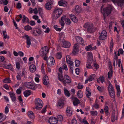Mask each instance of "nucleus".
Here are the masks:
<instances>
[{"instance_id":"obj_1","label":"nucleus","mask_w":124,"mask_h":124,"mask_svg":"<svg viewBox=\"0 0 124 124\" xmlns=\"http://www.w3.org/2000/svg\"><path fill=\"white\" fill-rule=\"evenodd\" d=\"M112 6L108 5L105 8L103 9V12L102 13L103 14L104 19L105 20L106 19V15L108 16L110 14L112 10Z\"/></svg>"},{"instance_id":"obj_2","label":"nucleus","mask_w":124,"mask_h":124,"mask_svg":"<svg viewBox=\"0 0 124 124\" xmlns=\"http://www.w3.org/2000/svg\"><path fill=\"white\" fill-rule=\"evenodd\" d=\"M83 27L87 29V31L92 33L95 31V28L93 26V24L92 23L87 22L84 24Z\"/></svg>"},{"instance_id":"obj_3","label":"nucleus","mask_w":124,"mask_h":124,"mask_svg":"<svg viewBox=\"0 0 124 124\" xmlns=\"http://www.w3.org/2000/svg\"><path fill=\"white\" fill-rule=\"evenodd\" d=\"M35 103L36 107L34 108L37 110H39L41 109L43 106V103L42 100L40 99L36 98L35 99Z\"/></svg>"},{"instance_id":"obj_4","label":"nucleus","mask_w":124,"mask_h":124,"mask_svg":"<svg viewBox=\"0 0 124 124\" xmlns=\"http://www.w3.org/2000/svg\"><path fill=\"white\" fill-rule=\"evenodd\" d=\"M62 12V9L56 8L53 11L54 16L55 18L57 19L61 15Z\"/></svg>"},{"instance_id":"obj_5","label":"nucleus","mask_w":124,"mask_h":124,"mask_svg":"<svg viewBox=\"0 0 124 124\" xmlns=\"http://www.w3.org/2000/svg\"><path fill=\"white\" fill-rule=\"evenodd\" d=\"M49 49L48 47L45 46L43 47L39 51V54L41 56H43L46 55L48 52Z\"/></svg>"},{"instance_id":"obj_6","label":"nucleus","mask_w":124,"mask_h":124,"mask_svg":"<svg viewBox=\"0 0 124 124\" xmlns=\"http://www.w3.org/2000/svg\"><path fill=\"white\" fill-rule=\"evenodd\" d=\"M54 59L53 57H49L48 58L47 61L46 62V64L48 66H52L54 64Z\"/></svg>"},{"instance_id":"obj_7","label":"nucleus","mask_w":124,"mask_h":124,"mask_svg":"<svg viewBox=\"0 0 124 124\" xmlns=\"http://www.w3.org/2000/svg\"><path fill=\"white\" fill-rule=\"evenodd\" d=\"M107 35V33L106 31L105 30H103L99 36V39L100 40H105L106 38Z\"/></svg>"},{"instance_id":"obj_8","label":"nucleus","mask_w":124,"mask_h":124,"mask_svg":"<svg viewBox=\"0 0 124 124\" xmlns=\"http://www.w3.org/2000/svg\"><path fill=\"white\" fill-rule=\"evenodd\" d=\"M24 86L27 88L35 90V89L33 84L30 82H26L24 83Z\"/></svg>"},{"instance_id":"obj_9","label":"nucleus","mask_w":124,"mask_h":124,"mask_svg":"<svg viewBox=\"0 0 124 124\" xmlns=\"http://www.w3.org/2000/svg\"><path fill=\"white\" fill-rule=\"evenodd\" d=\"M65 79H64L63 83L64 86H66L67 84L70 83L71 82L70 78L67 75H65L64 76Z\"/></svg>"},{"instance_id":"obj_10","label":"nucleus","mask_w":124,"mask_h":124,"mask_svg":"<svg viewBox=\"0 0 124 124\" xmlns=\"http://www.w3.org/2000/svg\"><path fill=\"white\" fill-rule=\"evenodd\" d=\"M104 109H101L100 111V113L101 114H103L104 112L105 113V116H108L109 115V108L107 106H105Z\"/></svg>"},{"instance_id":"obj_11","label":"nucleus","mask_w":124,"mask_h":124,"mask_svg":"<svg viewBox=\"0 0 124 124\" xmlns=\"http://www.w3.org/2000/svg\"><path fill=\"white\" fill-rule=\"evenodd\" d=\"M48 2H47L45 5V7L46 9L50 10L51 8V5L53 4V0L52 1L51 0H47Z\"/></svg>"},{"instance_id":"obj_12","label":"nucleus","mask_w":124,"mask_h":124,"mask_svg":"<svg viewBox=\"0 0 124 124\" xmlns=\"http://www.w3.org/2000/svg\"><path fill=\"white\" fill-rule=\"evenodd\" d=\"M79 46L78 44H75L73 47L72 53L74 55L78 53L79 51Z\"/></svg>"},{"instance_id":"obj_13","label":"nucleus","mask_w":124,"mask_h":124,"mask_svg":"<svg viewBox=\"0 0 124 124\" xmlns=\"http://www.w3.org/2000/svg\"><path fill=\"white\" fill-rule=\"evenodd\" d=\"M62 46V47L68 48L70 47V44L69 42L63 39Z\"/></svg>"},{"instance_id":"obj_14","label":"nucleus","mask_w":124,"mask_h":124,"mask_svg":"<svg viewBox=\"0 0 124 124\" xmlns=\"http://www.w3.org/2000/svg\"><path fill=\"white\" fill-rule=\"evenodd\" d=\"M72 108L70 107H67L66 110V115L70 117L72 115Z\"/></svg>"},{"instance_id":"obj_15","label":"nucleus","mask_w":124,"mask_h":124,"mask_svg":"<svg viewBox=\"0 0 124 124\" xmlns=\"http://www.w3.org/2000/svg\"><path fill=\"white\" fill-rule=\"evenodd\" d=\"M24 37H25L26 39V43L27 45L26 47L27 48H29L31 44V39L29 36L27 35H24L23 36V38Z\"/></svg>"},{"instance_id":"obj_16","label":"nucleus","mask_w":124,"mask_h":124,"mask_svg":"<svg viewBox=\"0 0 124 124\" xmlns=\"http://www.w3.org/2000/svg\"><path fill=\"white\" fill-rule=\"evenodd\" d=\"M48 122L50 124H56L57 123V120L55 117L51 116L49 118Z\"/></svg>"},{"instance_id":"obj_17","label":"nucleus","mask_w":124,"mask_h":124,"mask_svg":"<svg viewBox=\"0 0 124 124\" xmlns=\"http://www.w3.org/2000/svg\"><path fill=\"white\" fill-rule=\"evenodd\" d=\"M115 4H117L119 6L122 7L124 4V0H112Z\"/></svg>"},{"instance_id":"obj_18","label":"nucleus","mask_w":124,"mask_h":124,"mask_svg":"<svg viewBox=\"0 0 124 124\" xmlns=\"http://www.w3.org/2000/svg\"><path fill=\"white\" fill-rule=\"evenodd\" d=\"M72 100L73 105L74 106H78L81 102L77 98L74 97Z\"/></svg>"},{"instance_id":"obj_19","label":"nucleus","mask_w":124,"mask_h":124,"mask_svg":"<svg viewBox=\"0 0 124 124\" xmlns=\"http://www.w3.org/2000/svg\"><path fill=\"white\" fill-rule=\"evenodd\" d=\"M41 33V30L39 29H38L34 30L32 34L35 36H37L40 35Z\"/></svg>"},{"instance_id":"obj_20","label":"nucleus","mask_w":124,"mask_h":124,"mask_svg":"<svg viewBox=\"0 0 124 124\" xmlns=\"http://www.w3.org/2000/svg\"><path fill=\"white\" fill-rule=\"evenodd\" d=\"M75 39L76 41L78 43L82 45L83 44V39L81 37L79 36H77L76 37Z\"/></svg>"},{"instance_id":"obj_21","label":"nucleus","mask_w":124,"mask_h":124,"mask_svg":"<svg viewBox=\"0 0 124 124\" xmlns=\"http://www.w3.org/2000/svg\"><path fill=\"white\" fill-rule=\"evenodd\" d=\"M75 10L77 13H80L82 11L81 6L80 5H77L75 6Z\"/></svg>"},{"instance_id":"obj_22","label":"nucleus","mask_w":124,"mask_h":124,"mask_svg":"<svg viewBox=\"0 0 124 124\" xmlns=\"http://www.w3.org/2000/svg\"><path fill=\"white\" fill-rule=\"evenodd\" d=\"M43 83L45 85H47L49 83L48 80V78L47 76H45L43 78Z\"/></svg>"},{"instance_id":"obj_23","label":"nucleus","mask_w":124,"mask_h":124,"mask_svg":"<svg viewBox=\"0 0 124 124\" xmlns=\"http://www.w3.org/2000/svg\"><path fill=\"white\" fill-rule=\"evenodd\" d=\"M9 95L12 101L14 102L16 100V97L15 93H10Z\"/></svg>"},{"instance_id":"obj_24","label":"nucleus","mask_w":124,"mask_h":124,"mask_svg":"<svg viewBox=\"0 0 124 124\" xmlns=\"http://www.w3.org/2000/svg\"><path fill=\"white\" fill-rule=\"evenodd\" d=\"M110 71H108V78L109 79L112 76L113 71L112 67V66H110Z\"/></svg>"},{"instance_id":"obj_25","label":"nucleus","mask_w":124,"mask_h":124,"mask_svg":"<svg viewBox=\"0 0 124 124\" xmlns=\"http://www.w3.org/2000/svg\"><path fill=\"white\" fill-rule=\"evenodd\" d=\"M64 104L63 101L62 99H60L59 100L58 102L57 105L59 108H62Z\"/></svg>"},{"instance_id":"obj_26","label":"nucleus","mask_w":124,"mask_h":124,"mask_svg":"<svg viewBox=\"0 0 124 124\" xmlns=\"http://www.w3.org/2000/svg\"><path fill=\"white\" fill-rule=\"evenodd\" d=\"M23 94L25 97H27L31 95V91L29 90H27L23 92Z\"/></svg>"},{"instance_id":"obj_27","label":"nucleus","mask_w":124,"mask_h":124,"mask_svg":"<svg viewBox=\"0 0 124 124\" xmlns=\"http://www.w3.org/2000/svg\"><path fill=\"white\" fill-rule=\"evenodd\" d=\"M104 76L103 75L102 76H100L99 78H98L97 79V81L98 83H100V81L101 82L103 83L105 81L104 79Z\"/></svg>"},{"instance_id":"obj_28","label":"nucleus","mask_w":124,"mask_h":124,"mask_svg":"<svg viewBox=\"0 0 124 124\" xmlns=\"http://www.w3.org/2000/svg\"><path fill=\"white\" fill-rule=\"evenodd\" d=\"M29 117L31 119H33L35 118V116L33 112L31 111H29L27 113Z\"/></svg>"},{"instance_id":"obj_29","label":"nucleus","mask_w":124,"mask_h":124,"mask_svg":"<svg viewBox=\"0 0 124 124\" xmlns=\"http://www.w3.org/2000/svg\"><path fill=\"white\" fill-rule=\"evenodd\" d=\"M70 19L73 22L76 23L78 22V19L74 15H70Z\"/></svg>"},{"instance_id":"obj_30","label":"nucleus","mask_w":124,"mask_h":124,"mask_svg":"<svg viewBox=\"0 0 124 124\" xmlns=\"http://www.w3.org/2000/svg\"><path fill=\"white\" fill-rule=\"evenodd\" d=\"M88 57V61L92 62L93 60V54L91 52H87Z\"/></svg>"},{"instance_id":"obj_31","label":"nucleus","mask_w":124,"mask_h":124,"mask_svg":"<svg viewBox=\"0 0 124 124\" xmlns=\"http://www.w3.org/2000/svg\"><path fill=\"white\" fill-rule=\"evenodd\" d=\"M22 21L23 23H29V19L24 15L23 16V19H22Z\"/></svg>"},{"instance_id":"obj_32","label":"nucleus","mask_w":124,"mask_h":124,"mask_svg":"<svg viewBox=\"0 0 124 124\" xmlns=\"http://www.w3.org/2000/svg\"><path fill=\"white\" fill-rule=\"evenodd\" d=\"M92 62L91 61H88L87 62L86 65V67L87 69H92L93 68L91 66V65L92 63Z\"/></svg>"},{"instance_id":"obj_33","label":"nucleus","mask_w":124,"mask_h":124,"mask_svg":"<svg viewBox=\"0 0 124 124\" xmlns=\"http://www.w3.org/2000/svg\"><path fill=\"white\" fill-rule=\"evenodd\" d=\"M30 71L31 72H34L35 70L36 67L33 64L31 65L29 67Z\"/></svg>"},{"instance_id":"obj_34","label":"nucleus","mask_w":124,"mask_h":124,"mask_svg":"<svg viewBox=\"0 0 124 124\" xmlns=\"http://www.w3.org/2000/svg\"><path fill=\"white\" fill-rule=\"evenodd\" d=\"M65 16L63 15L62 17L61 18V22H60L61 24L62 27H63L64 25V18H65Z\"/></svg>"},{"instance_id":"obj_35","label":"nucleus","mask_w":124,"mask_h":124,"mask_svg":"<svg viewBox=\"0 0 124 124\" xmlns=\"http://www.w3.org/2000/svg\"><path fill=\"white\" fill-rule=\"evenodd\" d=\"M117 116L116 117L115 114L113 113L112 114L111 120L112 122H114L115 120H117Z\"/></svg>"},{"instance_id":"obj_36","label":"nucleus","mask_w":124,"mask_h":124,"mask_svg":"<svg viewBox=\"0 0 124 124\" xmlns=\"http://www.w3.org/2000/svg\"><path fill=\"white\" fill-rule=\"evenodd\" d=\"M95 75V74H91L90 75L89 77L88 78V79L89 81L91 82L94 80Z\"/></svg>"},{"instance_id":"obj_37","label":"nucleus","mask_w":124,"mask_h":124,"mask_svg":"<svg viewBox=\"0 0 124 124\" xmlns=\"http://www.w3.org/2000/svg\"><path fill=\"white\" fill-rule=\"evenodd\" d=\"M113 41L112 38H111V40L110 44V49L111 52L113 51Z\"/></svg>"},{"instance_id":"obj_38","label":"nucleus","mask_w":124,"mask_h":124,"mask_svg":"<svg viewBox=\"0 0 124 124\" xmlns=\"http://www.w3.org/2000/svg\"><path fill=\"white\" fill-rule=\"evenodd\" d=\"M58 74L59 80L61 81H62L63 82L64 79L62 74H59V73H58Z\"/></svg>"},{"instance_id":"obj_39","label":"nucleus","mask_w":124,"mask_h":124,"mask_svg":"<svg viewBox=\"0 0 124 124\" xmlns=\"http://www.w3.org/2000/svg\"><path fill=\"white\" fill-rule=\"evenodd\" d=\"M10 108V105L9 104H8L5 108V113L6 114L8 113L9 111V108Z\"/></svg>"},{"instance_id":"obj_40","label":"nucleus","mask_w":124,"mask_h":124,"mask_svg":"<svg viewBox=\"0 0 124 124\" xmlns=\"http://www.w3.org/2000/svg\"><path fill=\"white\" fill-rule=\"evenodd\" d=\"M58 3L60 6H64L65 5L66 2L63 0H61L58 2Z\"/></svg>"},{"instance_id":"obj_41","label":"nucleus","mask_w":124,"mask_h":124,"mask_svg":"<svg viewBox=\"0 0 124 124\" xmlns=\"http://www.w3.org/2000/svg\"><path fill=\"white\" fill-rule=\"evenodd\" d=\"M108 91L109 92H111L114 91L113 87L110 83L108 87Z\"/></svg>"},{"instance_id":"obj_42","label":"nucleus","mask_w":124,"mask_h":124,"mask_svg":"<svg viewBox=\"0 0 124 124\" xmlns=\"http://www.w3.org/2000/svg\"><path fill=\"white\" fill-rule=\"evenodd\" d=\"M18 99L19 103H20L21 106H22L23 105V100L21 95L19 96L18 97Z\"/></svg>"},{"instance_id":"obj_43","label":"nucleus","mask_w":124,"mask_h":124,"mask_svg":"<svg viewBox=\"0 0 124 124\" xmlns=\"http://www.w3.org/2000/svg\"><path fill=\"white\" fill-rule=\"evenodd\" d=\"M66 61L67 63H70L72 62L70 56L69 55H67L66 56Z\"/></svg>"},{"instance_id":"obj_44","label":"nucleus","mask_w":124,"mask_h":124,"mask_svg":"<svg viewBox=\"0 0 124 124\" xmlns=\"http://www.w3.org/2000/svg\"><path fill=\"white\" fill-rule=\"evenodd\" d=\"M109 93L110 96L111 98H113L115 97V95L114 91L109 92Z\"/></svg>"},{"instance_id":"obj_45","label":"nucleus","mask_w":124,"mask_h":124,"mask_svg":"<svg viewBox=\"0 0 124 124\" xmlns=\"http://www.w3.org/2000/svg\"><path fill=\"white\" fill-rule=\"evenodd\" d=\"M65 16V18L64 19V21L66 23L67 25H69L70 23V21L69 19L66 18Z\"/></svg>"},{"instance_id":"obj_46","label":"nucleus","mask_w":124,"mask_h":124,"mask_svg":"<svg viewBox=\"0 0 124 124\" xmlns=\"http://www.w3.org/2000/svg\"><path fill=\"white\" fill-rule=\"evenodd\" d=\"M64 92L65 95L68 97H69L70 96V93L69 91L67 89H65L64 91Z\"/></svg>"},{"instance_id":"obj_47","label":"nucleus","mask_w":124,"mask_h":124,"mask_svg":"<svg viewBox=\"0 0 124 124\" xmlns=\"http://www.w3.org/2000/svg\"><path fill=\"white\" fill-rule=\"evenodd\" d=\"M3 82L5 83H10L11 80L9 78H6L4 79L3 80Z\"/></svg>"},{"instance_id":"obj_48","label":"nucleus","mask_w":124,"mask_h":124,"mask_svg":"<svg viewBox=\"0 0 124 124\" xmlns=\"http://www.w3.org/2000/svg\"><path fill=\"white\" fill-rule=\"evenodd\" d=\"M24 28L26 31H29L31 30L32 29V28L29 25H27L25 26L24 27Z\"/></svg>"},{"instance_id":"obj_49","label":"nucleus","mask_w":124,"mask_h":124,"mask_svg":"<svg viewBox=\"0 0 124 124\" xmlns=\"http://www.w3.org/2000/svg\"><path fill=\"white\" fill-rule=\"evenodd\" d=\"M57 121H62L63 119V117L61 115H59L57 116Z\"/></svg>"},{"instance_id":"obj_50","label":"nucleus","mask_w":124,"mask_h":124,"mask_svg":"<svg viewBox=\"0 0 124 124\" xmlns=\"http://www.w3.org/2000/svg\"><path fill=\"white\" fill-rule=\"evenodd\" d=\"M6 31H4L3 32V34L4 37V38L5 39H9V36L7 35L6 34Z\"/></svg>"},{"instance_id":"obj_51","label":"nucleus","mask_w":124,"mask_h":124,"mask_svg":"<svg viewBox=\"0 0 124 124\" xmlns=\"http://www.w3.org/2000/svg\"><path fill=\"white\" fill-rule=\"evenodd\" d=\"M90 113L91 115L93 116H97L98 114L97 112L96 111H90Z\"/></svg>"},{"instance_id":"obj_52","label":"nucleus","mask_w":124,"mask_h":124,"mask_svg":"<svg viewBox=\"0 0 124 124\" xmlns=\"http://www.w3.org/2000/svg\"><path fill=\"white\" fill-rule=\"evenodd\" d=\"M80 64V62L79 61L76 60L75 61V66L77 67H78L79 65Z\"/></svg>"},{"instance_id":"obj_53","label":"nucleus","mask_w":124,"mask_h":124,"mask_svg":"<svg viewBox=\"0 0 124 124\" xmlns=\"http://www.w3.org/2000/svg\"><path fill=\"white\" fill-rule=\"evenodd\" d=\"M56 57L57 58L59 59H61L62 57V55L61 53L58 52L56 54Z\"/></svg>"},{"instance_id":"obj_54","label":"nucleus","mask_w":124,"mask_h":124,"mask_svg":"<svg viewBox=\"0 0 124 124\" xmlns=\"http://www.w3.org/2000/svg\"><path fill=\"white\" fill-rule=\"evenodd\" d=\"M46 106L45 107H44L42 110L39 112L40 113H41L42 114L45 113L46 112Z\"/></svg>"},{"instance_id":"obj_55","label":"nucleus","mask_w":124,"mask_h":124,"mask_svg":"<svg viewBox=\"0 0 124 124\" xmlns=\"http://www.w3.org/2000/svg\"><path fill=\"white\" fill-rule=\"evenodd\" d=\"M92 46L91 45H89L88 46H87L85 48V49L86 51H89L92 50Z\"/></svg>"},{"instance_id":"obj_56","label":"nucleus","mask_w":124,"mask_h":124,"mask_svg":"<svg viewBox=\"0 0 124 124\" xmlns=\"http://www.w3.org/2000/svg\"><path fill=\"white\" fill-rule=\"evenodd\" d=\"M22 87H19L16 90V93L18 94H20L21 93V89L22 88Z\"/></svg>"},{"instance_id":"obj_57","label":"nucleus","mask_w":124,"mask_h":124,"mask_svg":"<svg viewBox=\"0 0 124 124\" xmlns=\"http://www.w3.org/2000/svg\"><path fill=\"white\" fill-rule=\"evenodd\" d=\"M5 67L6 68L9 69H11L12 68V66L10 64L6 65Z\"/></svg>"},{"instance_id":"obj_58","label":"nucleus","mask_w":124,"mask_h":124,"mask_svg":"<svg viewBox=\"0 0 124 124\" xmlns=\"http://www.w3.org/2000/svg\"><path fill=\"white\" fill-rule=\"evenodd\" d=\"M81 90L78 91L77 93V95L80 98H82L83 97V95L80 93H81Z\"/></svg>"},{"instance_id":"obj_59","label":"nucleus","mask_w":124,"mask_h":124,"mask_svg":"<svg viewBox=\"0 0 124 124\" xmlns=\"http://www.w3.org/2000/svg\"><path fill=\"white\" fill-rule=\"evenodd\" d=\"M38 12L40 15H42L43 14V10L42 8H39L38 9Z\"/></svg>"},{"instance_id":"obj_60","label":"nucleus","mask_w":124,"mask_h":124,"mask_svg":"<svg viewBox=\"0 0 124 124\" xmlns=\"http://www.w3.org/2000/svg\"><path fill=\"white\" fill-rule=\"evenodd\" d=\"M59 35L60 39L61 40L62 39H63L65 37L64 35L63 32H62L60 33Z\"/></svg>"},{"instance_id":"obj_61","label":"nucleus","mask_w":124,"mask_h":124,"mask_svg":"<svg viewBox=\"0 0 124 124\" xmlns=\"http://www.w3.org/2000/svg\"><path fill=\"white\" fill-rule=\"evenodd\" d=\"M20 63L18 62H17L16 63V68L19 70L20 68Z\"/></svg>"},{"instance_id":"obj_62","label":"nucleus","mask_w":124,"mask_h":124,"mask_svg":"<svg viewBox=\"0 0 124 124\" xmlns=\"http://www.w3.org/2000/svg\"><path fill=\"white\" fill-rule=\"evenodd\" d=\"M93 66L95 68V69H96V70H97L99 68V65L96 63H94L93 64Z\"/></svg>"},{"instance_id":"obj_63","label":"nucleus","mask_w":124,"mask_h":124,"mask_svg":"<svg viewBox=\"0 0 124 124\" xmlns=\"http://www.w3.org/2000/svg\"><path fill=\"white\" fill-rule=\"evenodd\" d=\"M30 24L31 26H33L35 25V22L34 21L31 20L30 22Z\"/></svg>"},{"instance_id":"obj_64","label":"nucleus","mask_w":124,"mask_h":124,"mask_svg":"<svg viewBox=\"0 0 124 124\" xmlns=\"http://www.w3.org/2000/svg\"><path fill=\"white\" fill-rule=\"evenodd\" d=\"M18 55L21 57H23L24 55V53L22 51L18 52Z\"/></svg>"}]
</instances>
